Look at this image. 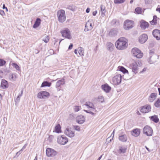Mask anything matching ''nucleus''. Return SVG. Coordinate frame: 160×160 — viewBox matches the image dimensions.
<instances>
[{
  "label": "nucleus",
  "instance_id": "1",
  "mask_svg": "<svg viewBox=\"0 0 160 160\" xmlns=\"http://www.w3.org/2000/svg\"><path fill=\"white\" fill-rule=\"evenodd\" d=\"M128 40L124 37L119 38L115 42L116 48L119 50L125 49L128 46Z\"/></svg>",
  "mask_w": 160,
  "mask_h": 160
},
{
  "label": "nucleus",
  "instance_id": "2",
  "mask_svg": "<svg viewBox=\"0 0 160 160\" xmlns=\"http://www.w3.org/2000/svg\"><path fill=\"white\" fill-rule=\"evenodd\" d=\"M84 105L86 106L88 108V110H84V111L86 112L93 115L97 112L96 107L93 103L91 102H87Z\"/></svg>",
  "mask_w": 160,
  "mask_h": 160
},
{
  "label": "nucleus",
  "instance_id": "3",
  "mask_svg": "<svg viewBox=\"0 0 160 160\" xmlns=\"http://www.w3.org/2000/svg\"><path fill=\"white\" fill-rule=\"evenodd\" d=\"M84 105L86 106L88 108V110H84V111L86 112L93 115L97 112L96 107L93 103L91 102H87Z\"/></svg>",
  "mask_w": 160,
  "mask_h": 160
},
{
  "label": "nucleus",
  "instance_id": "4",
  "mask_svg": "<svg viewBox=\"0 0 160 160\" xmlns=\"http://www.w3.org/2000/svg\"><path fill=\"white\" fill-rule=\"evenodd\" d=\"M131 52L133 56L138 58H141L143 56V53L136 48H133Z\"/></svg>",
  "mask_w": 160,
  "mask_h": 160
},
{
  "label": "nucleus",
  "instance_id": "5",
  "mask_svg": "<svg viewBox=\"0 0 160 160\" xmlns=\"http://www.w3.org/2000/svg\"><path fill=\"white\" fill-rule=\"evenodd\" d=\"M57 16L59 22H62L65 21L66 15L64 10H59L57 12Z\"/></svg>",
  "mask_w": 160,
  "mask_h": 160
},
{
  "label": "nucleus",
  "instance_id": "6",
  "mask_svg": "<svg viewBox=\"0 0 160 160\" xmlns=\"http://www.w3.org/2000/svg\"><path fill=\"white\" fill-rule=\"evenodd\" d=\"M68 141V138L63 135L59 136L57 138V142L58 143L61 145H65L67 143Z\"/></svg>",
  "mask_w": 160,
  "mask_h": 160
},
{
  "label": "nucleus",
  "instance_id": "7",
  "mask_svg": "<svg viewBox=\"0 0 160 160\" xmlns=\"http://www.w3.org/2000/svg\"><path fill=\"white\" fill-rule=\"evenodd\" d=\"M61 32L62 37L69 39H71L72 37L71 35L70 32L68 28H65L61 31Z\"/></svg>",
  "mask_w": 160,
  "mask_h": 160
},
{
  "label": "nucleus",
  "instance_id": "8",
  "mask_svg": "<svg viewBox=\"0 0 160 160\" xmlns=\"http://www.w3.org/2000/svg\"><path fill=\"white\" fill-rule=\"evenodd\" d=\"M153 132L151 128L148 125L146 126L143 128V133L146 135L150 136L152 135Z\"/></svg>",
  "mask_w": 160,
  "mask_h": 160
},
{
  "label": "nucleus",
  "instance_id": "9",
  "mask_svg": "<svg viewBox=\"0 0 160 160\" xmlns=\"http://www.w3.org/2000/svg\"><path fill=\"white\" fill-rule=\"evenodd\" d=\"M57 154V152L52 148H48L46 150V154L48 157H53Z\"/></svg>",
  "mask_w": 160,
  "mask_h": 160
},
{
  "label": "nucleus",
  "instance_id": "10",
  "mask_svg": "<svg viewBox=\"0 0 160 160\" xmlns=\"http://www.w3.org/2000/svg\"><path fill=\"white\" fill-rule=\"evenodd\" d=\"M122 76L120 74H117L112 78V82L114 85H117L120 84L121 82Z\"/></svg>",
  "mask_w": 160,
  "mask_h": 160
},
{
  "label": "nucleus",
  "instance_id": "11",
  "mask_svg": "<svg viewBox=\"0 0 160 160\" xmlns=\"http://www.w3.org/2000/svg\"><path fill=\"white\" fill-rule=\"evenodd\" d=\"M141 64L140 61H135L132 63V71L134 73V74H136L138 72V67L140 66Z\"/></svg>",
  "mask_w": 160,
  "mask_h": 160
},
{
  "label": "nucleus",
  "instance_id": "12",
  "mask_svg": "<svg viewBox=\"0 0 160 160\" xmlns=\"http://www.w3.org/2000/svg\"><path fill=\"white\" fill-rule=\"evenodd\" d=\"M133 22L131 20H127L124 22V28L126 30H129L133 27Z\"/></svg>",
  "mask_w": 160,
  "mask_h": 160
},
{
  "label": "nucleus",
  "instance_id": "13",
  "mask_svg": "<svg viewBox=\"0 0 160 160\" xmlns=\"http://www.w3.org/2000/svg\"><path fill=\"white\" fill-rule=\"evenodd\" d=\"M49 95V93L47 92L41 91L38 93L37 97L39 98L44 99L47 98Z\"/></svg>",
  "mask_w": 160,
  "mask_h": 160
},
{
  "label": "nucleus",
  "instance_id": "14",
  "mask_svg": "<svg viewBox=\"0 0 160 160\" xmlns=\"http://www.w3.org/2000/svg\"><path fill=\"white\" fill-rule=\"evenodd\" d=\"M64 133L66 135L70 138L73 137L75 136L74 132L70 128H66L64 131Z\"/></svg>",
  "mask_w": 160,
  "mask_h": 160
},
{
  "label": "nucleus",
  "instance_id": "15",
  "mask_svg": "<svg viewBox=\"0 0 160 160\" xmlns=\"http://www.w3.org/2000/svg\"><path fill=\"white\" fill-rule=\"evenodd\" d=\"M151 108L149 105H146L141 107L140 111L143 113H148L151 110Z\"/></svg>",
  "mask_w": 160,
  "mask_h": 160
},
{
  "label": "nucleus",
  "instance_id": "16",
  "mask_svg": "<svg viewBox=\"0 0 160 160\" xmlns=\"http://www.w3.org/2000/svg\"><path fill=\"white\" fill-rule=\"evenodd\" d=\"M92 28L93 27L92 26V20H89L86 24L84 31L85 32H87L89 30H91Z\"/></svg>",
  "mask_w": 160,
  "mask_h": 160
},
{
  "label": "nucleus",
  "instance_id": "17",
  "mask_svg": "<svg viewBox=\"0 0 160 160\" xmlns=\"http://www.w3.org/2000/svg\"><path fill=\"white\" fill-rule=\"evenodd\" d=\"M76 120L78 124H81L83 123L85 121V117L82 115H80L77 116L76 118Z\"/></svg>",
  "mask_w": 160,
  "mask_h": 160
},
{
  "label": "nucleus",
  "instance_id": "18",
  "mask_svg": "<svg viewBox=\"0 0 160 160\" xmlns=\"http://www.w3.org/2000/svg\"><path fill=\"white\" fill-rule=\"evenodd\" d=\"M148 39V37L147 34H143L140 36L139 38V42L141 44L144 43Z\"/></svg>",
  "mask_w": 160,
  "mask_h": 160
},
{
  "label": "nucleus",
  "instance_id": "19",
  "mask_svg": "<svg viewBox=\"0 0 160 160\" xmlns=\"http://www.w3.org/2000/svg\"><path fill=\"white\" fill-rule=\"evenodd\" d=\"M153 36L156 38L157 40H160V30L158 29H155L152 32Z\"/></svg>",
  "mask_w": 160,
  "mask_h": 160
},
{
  "label": "nucleus",
  "instance_id": "20",
  "mask_svg": "<svg viewBox=\"0 0 160 160\" xmlns=\"http://www.w3.org/2000/svg\"><path fill=\"white\" fill-rule=\"evenodd\" d=\"M148 23L143 20H141L140 22V26L142 29H145L148 27Z\"/></svg>",
  "mask_w": 160,
  "mask_h": 160
},
{
  "label": "nucleus",
  "instance_id": "21",
  "mask_svg": "<svg viewBox=\"0 0 160 160\" xmlns=\"http://www.w3.org/2000/svg\"><path fill=\"white\" fill-rule=\"evenodd\" d=\"M8 82L5 79H2L1 83V87L3 89L7 88L8 87Z\"/></svg>",
  "mask_w": 160,
  "mask_h": 160
},
{
  "label": "nucleus",
  "instance_id": "22",
  "mask_svg": "<svg viewBox=\"0 0 160 160\" xmlns=\"http://www.w3.org/2000/svg\"><path fill=\"white\" fill-rule=\"evenodd\" d=\"M102 89L106 92H108L111 90V88L107 84H105L102 85Z\"/></svg>",
  "mask_w": 160,
  "mask_h": 160
},
{
  "label": "nucleus",
  "instance_id": "23",
  "mask_svg": "<svg viewBox=\"0 0 160 160\" xmlns=\"http://www.w3.org/2000/svg\"><path fill=\"white\" fill-rule=\"evenodd\" d=\"M140 130L138 128L133 129L132 132V134L134 137L138 136L140 133Z\"/></svg>",
  "mask_w": 160,
  "mask_h": 160
},
{
  "label": "nucleus",
  "instance_id": "24",
  "mask_svg": "<svg viewBox=\"0 0 160 160\" xmlns=\"http://www.w3.org/2000/svg\"><path fill=\"white\" fill-rule=\"evenodd\" d=\"M119 150L118 151L119 153H124L127 150V147L124 146H120L119 147Z\"/></svg>",
  "mask_w": 160,
  "mask_h": 160
},
{
  "label": "nucleus",
  "instance_id": "25",
  "mask_svg": "<svg viewBox=\"0 0 160 160\" xmlns=\"http://www.w3.org/2000/svg\"><path fill=\"white\" fill-rule=\"evenodd\" d=\"M157 94L155 93H152L149 97L148 101L150 102H152L156 98Z\"/></svg>",
  "mask_w": 160,
  "mask_h": 160
},
{
  "label": "nucleus",
  "instance_id": "26",
  "mask_svg": "<svg viewBox=\"0 0 160 160\" xmlns=\"http://www.w3.org/2000/svg\"><path fill=\"white\" fill-rule=\"evenodd\" d=\"M118 139L120 141L122 142H126L127 140V137L126 135H119Z\"/></svg>",
  "mask_w": 160,
  "mask_h": 160
},
{
  "label": "nucleus",
  "instance_id": "27",
  "mask_svg": "<svg viewBox=\"0 0 160 160\" xmlns=\"http://www.w3.org/2000/svg\"><path fill=\"white\" fill-rule=\"evenodd\" d=\"M65 82V81L64 79H61L60 80H58L56 82V88H59L61 85H64Z\"/></svg>",
  "mask_w": 160,
  "mask_h": 160
},
{
  "label": "nucleus",
  "instance_id": "28",
  "mask_svg": "<svg viewBox=\"0 0 160 160\" xmlns=\"http://www.w3.org/2000/svg\"><path fill=\"white\" fill-rule=\"evenodd\" d=\"M107 49L110 51L113 50L114 46L113 44L110 42H108L107 43Z\"/></svg>",
  "mask_w": 160,
  "mask_h": 160
},
{
  "label": "nucleus",
  "instance_id": "29",
  "mask_svg": "<svg viewBox=\"0 0 160 160\" xmlns=\"http://www.w3.org/2000/svg\"><path fill=\"white\" fill-rule=\"evenodd\" d=\"M100 9L101 16L103 17L105 16L106 13L105 6L102 5H101Z\"/></svg>",
  "mask_w": 160,
  "mask_h": 160
},
{
  "label": "nucleus",
  "instance_id": "30",
  "mask_svg": "<svg viewBox=\"0 0 160 160\" xmlns=\"http://www.w3.org/2000/svg\"><path fill=\"white\" fill-rule=\"evenodd\" d=\"M9 78L11 80L14 81L17 78V74L16 73L10 74L9 75Z\"/></svg>",
  "mask_w": 160,
  "mask_h": 160
},
{
  "label": "nucleus",
  "instance_id": "31",
  "mask_svg": "<svg viewBox=\"0 0 160 160\" xmlns=\"http://www.w3.org/2000/svg\"><path fill=\"white\" fill-rule=\"evenodd\" d=\"M96 101L98 102L102 103L104 102V99L102 96H99L98 97L95 98Z\"/></svg>",
  "mask_w": 160,
  "mask_h": 160
},
{
  "label": "nucleus",
  "instance_id": "32",
  "mask_svg": "<svg viewBox=\"0 0 160 160\" xmlns=\"http://www.w3.org/2000/svg\"><path fill=\"white\" fill-rule=\"evenodd\" d=\"M41 20L39 18L37 19L36 21L35 22V23L33 26V27L34 28H36L38 27L40 23Z\"/></svg>",
  "mask_w": 160,
  "mask_h": 160
},
{
  "label": "nucleus",
  "instance_id": "33",
  "mask_svg": "<svg viewBox=\"0 0 160 160\" xmlns=\"http://www.w3.org/2000/svg\"><path fill=\"white\" fill-rule=\"evenodd\" d=\"M118 69H119L120 71L122 72L123 73H128V71L122 66H119Z\"/></svg>",
  "mask_w": 160,
  "mask_h": 160
},
{
  "label": "nucleus",
  "instance_id": "34",
  "mask_svg": "<svg viewBox=\"0 0 160 160\" xmlns=\"http://www.w3.org/2000/svg\"><path fill=\"white\" fill-rule=\"evenodd\" d=\"M78 53L80 56H83L84 54L83 49L81 47H79L78 48Z\"/></svg>",
  "mask_w": 160,
  "mask_h": 160
},
{
  "label": "nucleus",
  "instance_id": "35",
  "mask_svg": "<svg viewBox=\"0 0 160 160\" xmlns=\"http://www.w3.org/2000/svg\"><path fill=\"white\" fill-rule=\"evenodd\" d=\"M51 83L47 81L43 82L41 85V87H45L46 86L50 87L51 85Z\"/></svg>",
  "mask_w": 160,
  "mask_h": 160
},
{
  "label": "nucleus",
  "instance_id": "36",
  "mask_svg": "<svg viewBox=\"0 0 160 160\" xmlns=\"http://www.w3.org/2000/svg\"><path fill=\"white\" fill-rule=\"evenodd\" d=\"M49 37L48 35H44L43 37L42 40L45 43H47L49 41Z\"/></svg>",
  "mask_w": 160,
  "mask_h": 160
},
{
  "label": "nucleus",
  "instance_id": "37",
  "mask_svg": "<svg viewBox=\"0 0 160 160\" xmlns=\"http://www.w3.org/2000/svg\"><path fill=\"white\" fill-rule=\"evenodd\" d=\"M55 131L57 133H60L61 132V127L59 124L57 125L55 127Z\"/></svg>",
  "mask_w": 160,
  "mask_h": 160
},
{
  "label": "nucleus",
  "instance_id": "38",
  "mask_svg": "<svg viewBox=\"0 0 160 160\" xmlns=\"http://www.w3.org/2000/svg\"><path fill=\"white\" fill-rule=\"evenodd\" d=\"M157 17L156 16H154L153 17V19L152 21L150 22V23L152 25H155L157 23Z\"/></svg>",
  "mask_w": 160,
  "mask_h": 160
},
{
  "label": "nucleus",
  "instance_id": "39",
  "mask_svg": "<svg viewBox=\"0 0 160 160\" xmlns=\"http://www.w3.org/2000/svg\"><path fill=\"white\" fill-rule=\"evenodd\" d=\"M73 109L75 112H78L81 109V107L78 106H75L73 107Z\"/></svg>",
  "mask_w": 160,
  "mask_h": 160
},
{
  "label": "nucleus",
  "instance_id": "40",
  "mask_svg": "<svg viewBox=\"0 0 160 160\" xmlns=\"http://www.w3.org/2000/svg\"><path fill=\"white\" fill-rule=\"evenodd\" d=\"M23 92V90H22L21 91V93H19L18 95V96L17 98L15 100L16 102H18L20 100V97L22 96Z\"/></svg>",
  "mask_w": 160,
  "mask_h": 160
},
{
  "label": "nucleus",
  "instance_id": "41",
  "mask_svg": "<svg viewBox=\"0 0 160 160\" xmlns=\"http://www.w3.org/2000/svg\"><path fill=\"white\" fill-rule=\"evenodd\" d=\"M151 120L155 122H158V121L159 119L156 116H152L151 117Z\"/></svg>",
  "mask_w": 160,
  "mask_h": 160
},
{
  "label": "nucleus",
  "instance_id": "42",
  "mask_svg": "<svg viewBox=\"0 0 160 160\" xmlns=\"http://www.w3.org/2000/svg\"><path fill=\"white\" fill-rule=\"evenodd\" d=\"M135 12L138 14H142V10L141 8L139 7H137L135 9Z\"/></svg>",
  "mask_w": 160,
  "mask_h": 160
},
{
  "label": "nucleus",
  "instance_id": "43",
  "mask_svg": "<svg viewBox=\"0 0 160 160\" xmlns=\"http://www.w3.org/2000/svg\"><path fill=\"white\" fill-rule=\"evenodd\" d=\"M154 104L155 106L157 108L160 107V99H158Z\"/></svg>",
  "mask_w": 160,
  "mask_h": 160
},
{
  "label": "nucleus",
  "instance_id": "44",
  "mask_svg": "<svg viewBox=\"0 0 160 160\" xmlns=\"http://www.w3.org/2000/svg\"><path fill=\"white\" fill-rule=\"evenodd\" d=\"M125 0H114V2L116 4H120L123 3Z\"/></svg>",
  "mask_w": 160,
  "mask_h": 160
},
{
  "label": "nucleus",
  "instance_id": "45",
  "mask_svg": "<svg viewBox=\"0 0 160 160\" xmlns=\"http://www.w3.org/2000/svg\"><path fill=\"white\" fill-rule=\"evenodd\" d=\"M6 63V61L4 60L0 59V66H2L4 65Z\"/></svg>",
  "mask_w": 160,
  "mask_h": 160
},
{
  "label": "nucleus",
  "instance_id": "46",
  "mask_svg": "<svg viewBox=\"0 0 160 160\" xmlns=\"http://www.w3.org/2000/svg\"><path fill=\"white\" fill-rule=\"evenodd\" d=\"M12 66L13 67L15 68L16 69H17V70H20V68L19 67V66L15 63H12Z\"/></svg>",
  "mask_w": 160,
  "mask_h": 160
},
{
  "label": "nucleus",
  "instance_id": "47",
  "mask_svg": "<svg viewBox=\"0 0 160 160\" xmlns=\"http://www.w3.org/2000/svg\"><path fill=\"white\" fill-rule=\"evenodd\" d=\"M68 9L72 11H75V7L73 5H70L68 8Z\"/></svg>",
  "mask_w": 160,
  "mask_h": 160
},
{
  "label": "nucleus",
  "instance_id": "48",
  "mask_svg": "<svg viewBox=\"0 0 160 160\" xmlns=\"http://www.w3.org/2000/svg\"><path fill=\"white\" fill-rule=\"evenodd\" d=\"M54 138V137L52 135H50L49 136L48 140L50 142H51L52 141Z\"/></svg>",
  "mask_w": 160,
  "mask_h": 160
},
{
  "label": "nucleus",
  "instance_id": "49",
  "mask_svg": "<svg viewBox=\"0 0 160 160\" xmlns=\"http://www.w3.org/2000/svg\"><path fill=\"white\" fill-rule=\"evenodd\" d=\"M74 128L75 130L78 131H80V127L78 126H74Z\"/></svg>",
  "mask_w": 160,
  "mask_h": 160
},
{
  "label": "nucleus",
  "instance_id": "50",
  "mask_svg": "<svg viewBox=\"0 0 160 160\" xmlns=\"http://www.w3.org/2000/svg\"><path fill=\"white\" fill-rule=\"evenodd\" d=\"M114 131H115V130H113V132H112V133L111 134V135L110 137H112V138L110 140V142L111 141V140L113 139V138L114 137Z\"/></svg>",
  "mask_w": 160,
  "mask_h": 160
},
{
  "label": "nucleus",
  "instance_id": "51",
  "mask_svg": "<svg viewBox=\"0 0 160 160\" xmlns=\"http://www.w3.org/2000/svg\"><path fill=\"white\" fill-rule=\"evenodd\" d=\"M0 14L2 16H3L5 15V13L4 11L2 10H0Z\"/></svg>",
  "mask_w": 160,
  "mask_h": 160
},
{
  "label": "nucleus",
  "instance_id": "52",
  "mask_svg": "<svg viewBox=\"0 0 160 160\" xmlns=\"http://www.w3.org/2000/svg\"><path fill=\"white\" fill-rule=\"evenodd\" d=\"M22 151H21L20 150L19 151L17 152L16 153V155L17 156V157L21 153Z\"/></svg>",
  "mask_w": 160,
  "mask_h": 160
},
{
  "label": "nucleus",
  "instance_id": "53",
  "mask_svg": "<svg viewBox=\"0 0 160 160\" xmlns=\"http://www.w3.org/2000/svg\"><path fill=\"white\" fill-rule=\"evenodd\" d=\"M27 144H25L24 145L23 147L20 150L22 152L24 149L26 148Z\"/></svg>",
  "mask_w": 160,
  "mask_h": 160
},
{
  "label": "nucleus",
  "instance_id": "54",
  "mask_svg": "<svg viewBox=\"0 0 160 160\" xmlns=\"http://www.w3.org/2000/svg\"><path fill=\"white\" fill-rule=\"evenodd\" d=\"M152 1V0H145V3L146 4L149 3Z\"/></svg>",
  "mask_w": 160,
  "mask_h": 160
},
{
  "label": "nucleus",
  "instance_id": "55",
  "mask_svg": "<svg viewBox=\"0 0 160 160\" xmlns=\"http://www.w3.org/2000/svg\"><path fill=\"white\" fill-rule=\"evenodd\" d=\"M149 60L150 61H148V62H149L150 64H152L154 62L152 60L151 56H150Z\"/></svg>",
  "mask_w": 160,
  "mask_h": 160
},
{
  "label": "nucleus",
  "instance_id": "56",
  "mask_svg": "<svg viewBox=\"0 0 160 160\" xmlns=\"http://www.w3.org/2000/svg\"><path fill=\"white\" fill-rule=\"evenodd\" d=\"M97 13V11H94L92 13V14L94 16H95Z\"/></svg>",
  "mask_w": 160,
  "mask_h": 160
},
{
  "label": "nucleus",
  "instance_id": "57",
  "mask_svg": "<svg viewBox=\"0 0 160 160\" xmlns=\"http://www.w3.org/2000/svg\"><path fill=\"white\" fill-rule=\"evenodd\" d=\"M73 47V45L72 44H71L68 47V49H72Z\"/></svg>",
  "mask_w": 160,
  "mask_h": 160
},
{
  "label": "nucleus",
  "instance_id": "58",
  "mask_svg": "<svg viewBox=\"0 0 160 160\" xmlns=\"http://www.w3.org/2000/svg\"><path fill=\"white\" fill-rule=\"evenodd\" d=\"M90 9L89 8H88L86 10V12L87 13L90 12Z\"/></svg>",
  "mask_w": 160,
  "mask_h": 160
},
{
  "label": "nucleus",
  "instance_id": "59",
  "mask_svg": "<svg viewBox=\"0 0 160 160\" xmlns=\"http://www.w3.org/2000/svg\"><path fill=\"white\" fill-rule=\"evenodd\" d=\"M156 10L157 11H158L160 13V8H157L156 9Z\"/></svg>",
  "mask_w": 160,
  "mask_h": 160
},
{
  "label": "nucleus",
  "instance_id": "60",
  "mask_svg": "<svg viewBox=\"0 0 160 160\" xmlns=\"http://www.w3.org/2000/svg\"><path fill=\"white\" fill-rule=\"evenodd\" d=\"M145 148H146V149L148 150V151L149 152H150L151 151L148 148H147L146 146H145Z\"/></svg>",
  "mask_w": 160,
  "mask_h": 160
},
{
  "label": "nucleus",
  "instance_id": "61",
  "mask_svg": "<svg viewBox=\"0 0 160 160\" xmlns=\"http://www.w3.org/2000/svg\"><path fill=\"white\" fill-rule=\"evenodd\" d=\"M74 53L76 54H77V50H75V51H74Z\"/></svg>",
  "mask_w": 160,
  "mask_h": 160
},
{
  "label": "nucleus",
  "instance_id": "62",
  "mask_svg": "<svg viewBox=\"0 0 160 160\" xmlns=\"http://www.w3.org/2000/svg\"><path fill=\"white\" fill-rule=\"evenodd\" d=\"M2 8H3V9H5V8H6V7H5V4H3V7H2Z\"/></svg>",
  "mask_w": 160,
  "mask_h": 160
},
{
  "label": "nucleus",
  "instance_id": "63",
  "mask_svg": "<svg viewBox=\"0 0 160 160\" xmlns=\"http://www.w3.org/2000/svg\"><path fill=\"white\" fill-rule=\"evenodd\" d=\"M102 155L101 156H100L98 158V159L97 160H100V159H101V158H102Z\"/></svg>",
  "mask_w": 160,
  "mask_h": 160
},
{
  "label": "nucleus",
  "instance_id": "64",
  "mask_svg": "<svg viewBox=\"0 0 160 160\" xmlns=\"http://www.w3.org/2000/svg\"><path fill=\"white\" fill-rule=\"evenodd\" d=\"M158 89L159 93V94L160 95V88H158Z\"/></svg>",
  "mask_w": 160,
  "mask_h": 160
}]
</instances>
